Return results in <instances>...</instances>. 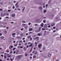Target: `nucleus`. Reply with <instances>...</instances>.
Instances as JSON below:
<instances>
[{"label":"nucleus","instance_id":"a211bd4d","mask_svg":"<svg viewBox=\"0 0 61 61\" xmlns=\"http://www.w3.org/2000/svg\"><path fill=\"white\" fill-rule=\"evenodd\" d=\"M27 37L28 38H30V37H31V36H28Z\"/></svg>","mask_w":61,"mask_h":61},{"label":"nucleus","instance_id":"f257e3e1","mask_svg":"<svg viewBox=\"0 0 61 61\" xmlns=\"http://www.w3.org/2000/svg\"><path fill=\"white\" fill-rule=\"evenodd\" d=\"M38 47L39 48H42V45L41 44H39L38 45Z\"/></svg>","mask_w":61,"mask_h":61},{"label":"nucleus","instance_id":"c03bdc74","mask_svg":"<svg viewBox=\"0 0 61 61\" xmlns=\"http://www.w3.org/2000/svg\"><path fill=\"white\" fill-rule=\"evenodd\" d=\"M53 28L54 29H55L56 28V27H53Z\"/></svg>","mask_w":61,"mask_h":61},{"label":"nucleus","instance_id":"864d4df0","mask_svg":"<svg viewBox=\"0 0 61 61\" xmlns=\"http://www.w3.org/2000/svg\"><path fill=\"white\" fill-rule=\"evenodd\" d=\"M56 32V30H54L53 31V32L54 33H55V32Z\"/></svg>","mask_w":61,"mask_h":61},{"label":"nucleus","instance_id":"f03ea898","mask_svg":"<svg viewBox=\"0 0 61 61\" xmlns=\"http://www.w3.org/2000/svg\"><path fill=\"white\" fill-rule=\"evenodd\" d=\"M22 55H21L20 56H17L16 57V58L17 59H18V58H21V57H22Z\"/></svg>","mask_w":61,"mask_h":61},{"label":"nucleus","instance_id":"f8f14e48","mask_svg":"<svg viewBox=\"0 0 61 61\" xmlns=\"http://www.w3.org/2000/svg\"><path fill=\"white\" fill-rule=\"evenodd\" d=\"M44 25V24L43 23H42L41 24V26H42V27H43V25Z\"/></svg>","mask_w":61,"mask_h":61},{"label":"nucleus","instance_id":"ea45409f","mask_svg":"<svg viewBox=\"0 0 61 61\" xmlns=\"http://www.w3.org/2000/svg\"><path fill=\"white\" fill-rule=\"evenodd\" d=\"M25 56H27V54H25Z\"/></svg>","mask_w":61,"mask_h":61},{"label":"nucleus","instance_id":"7ed1b4c3","mask_svg":"<svg viewBox=\"0 0 61 61\" xmlns=\"http://www.w3.org/2000/svg\"><path fill=\"white\" fill-rule=\"evenodd\" d=\"M32 53H33V54L34 53L35 55H36V54L37 53V52H36L35 51H33L32 52Z\"/></svg>","mask_w":61,"mask_h":61},{"label":"nucleus","instance_id":"0e129e2a","mask_svg":"<svg viewBox=\"0 0 61 61\" xmlns=\"http://www.w3.org/2000/svg\"><path fill=\"white\" fill-rule=\"evenodd\" d=\"M31 44L30 42H29L28 43V44H29H29Z\"/></svg>","mask_w":61,"mask_h":61},{"label":"nucleus","instance_id":"b1692460","mask_svg":"<svg viewBox=\"0 0 61 61\" xmlns=\"http://www.w3.org/2000/svg\"><path fill=\"white\" fill-rule=\"evenodd\" d=\"M5 18L6 19H8V18H9V17H5Z\"/></svg>","mask_w":61,"mask_h":61},{"label":"nucleus","instance_id":"6e6d98bb","mask_svg":"<svg viewBox=\"0 0 61 61\" xmlns=\"http://www.w3.org/2000/svg\"><path fill=\"white\" fill-rule=\"evenodd\" d=\"M13 43H15V41H13Z\"/></svg>","mask_w":61,"mask_h":61},{"label":"nucleus","instance_id":"f3484780","mask_svg":"<svg viewBox=\"0 0 61 61\" xmlns=\"http://www.w3.org/2000/svg\"><path fill=\"white\" fill-rule=\"evenodd\" d=\"M4 32L5 34H6L7 33V31L5 30L4 31Z\"/></svg>","mask_w":61,"mask_h":61},{"label":"nucleus","instance_id":"20e7f679","mask_svg":"<svg viewBox=\"0 0 61 61\" xmlns=\"http://www.w3.org/2000/svg\"><path fill=\"white\" fill-rule=\"evenodd\" d=\"M15 35H16V33H13L12 34V36H13V37H15L14 36Z\"/></svg>","mask_w":61,"mask_h":61},{"label":"nucleus","instance_id":"7c9ffc66","mask_svg":"<svg viewBox=\"0 0 61 61\" xmlns=\"http://www.w3.org/2000/svg\"><path fill=\"white\" fill-rule=\"evenodd\" d=\"M10 60H11V61H13V59H12L11 58L10 59Z\"/></svg>","mask_w":61,"mask_h":61},{"label":"nucleus","instance_id":"09e8293b","mask_svg":"<svg viewBox=\"0 0 61 61\" xmlns=\"http://www.w3.org/2000/svg\"><path fill=\"white\" fill-rule=\"evenodd\" d=\"M32 44H31L29 46H30V47L31 46H32Z\"/></svg>","mask_w":61,"mask_h":61},{"label":"nucleus","instance_id":"58836bf2","mask_svg":"<svg viewBox=\"0 0 61 61\" xmlns=\"http://www.w3.org/2000/svg\"><path fill=\"white\" fill-rule=\"evenodd\" d=\"M25 28H27V26H26L25 27Z\"/></svg>","mask_w":61,"mask_h":61},{"label":"nucleus","instance_id":"e433bc0d","mask_svg":"<svg viewBox=\"0 0 61 61\" xmlns=\"http://www.w3.org/2000/svg\"><path fill=\"white\" fill-rule=\"evenodd\" d=\"M17 45L16 44L14 45V46H17Z\"/></svg>","mask_w":61,"mask_h":61},{"label":"nucleus","instance_id":"2eb2a0df","mask_svg":"<svg viewBox=\"0 0 61 61\" xmlns=\"http://www.w3.org/2000/svg\"><path fill=\"white\" fill-rule=\"evenodd\" d=\"M4 13L5 14L6 13H7V11L5 10L4 11Z\"/></svg>","mask_w":61,"mask_h":61},{"label":"nucleus","instance_id":"9b49d317","mask_svg":"<svg viewBox=\"0 0 61 61\" xmlns=\"http://www.w3.org/2000/svg\"><path fill=\"white\" fill-rule=\"evenodd\" d=\"M42 50H43V51H45V50H46V48H45V47H43L42 49Z\"/></svg>","mask_w":61,"mask_h":61},{"label":"nucleus","instance_id":"603ef678","mask_svg":"<svg viewBox=\"0 0 61 61\" xmlns=\"http://www.w3.org/2000/svg\"><path fill=\"white\" fill-rule=\"evenodd\" d=\"M23 35L22 34H20V36H23Z\"/></svg>","mask_w":61,"mask_h":61},{"label":"nucleus","instance_id":"dca6fc26","mask_svg":"<svg viewBox=\"0 0 61 61\" xmlns=\"http://www.w3.org/2000/svg\"><path fill=\"white\" fill-rule=\"evenodd\" d=\"M22 25L23 26H25V25H26V24H23Z\"/></svg>","mask_w":61,"mask_h":61},{"label":"nucleus","instance_id":"c9c22d12","mask_svg":"<svg viewBox=\"0 0 61 61\" xmlns=\"http://www.w3.org/2000/svg\"><path fill=\"white\" fill-rule=\"evenodd\" d=\"M10 54H12V51H11L10 52Z\"/></svg>","mask_w":61,"mask_h":61},{"label":"nucleus","instance_id":"bb28decb","mask_svg":"<svg viewBox=\"0 0 61 61\" xmlns=\"http://www.w3.org/2000/svg\"><path fill=\"white\" fill-rule=\"evenodd\" d=\"M46 26H47L46 25V24H45V27H44L45 28L46 27Z\"/></svg>","mask_w":61,"mask_h":61},{"label":"nucleus","instance_id":"49530a36","mask_svg":"<svg viewBox=\"0 0 61 61\" xmlns=\"http://www.w3.org/2000/svg\"><path fill=\"white\" fill-rule=\"evenodd\" d=\"M26 36H28V33H26Z\"/></svg>","mask_w":61,"mask_h":61},{"label":"nucleus","instance_id":"680f3d73","mask_svg":"<svg viewBox=\"0 0 61 61\" xmlns=\"http://www.w3.org/2000/svg\"><path fill=\"white\" fill-rule=\"evenodd\" d=\"M24 39H25V38H23L22 39V40H24Z\"/></svg>","mask_w":61,"mask_h":61},{"label":"nucleus","instance_id":"79ce46f5","mask_svg":"<svg viewBox=\"0 0 61 61\" xmlns=\"http://www.w3.org/2000/svg\"><path fill=\"white\" fill-rule=\"evenodd\" d=\"M33 55V54H30V56H32Z\"/></svg>","mask_w":61,"mask_h":61},{"label":"nucleus","instance_id":"473e14b6","mask_svg":"<svg viewBox=\"0 0 61 61\" xmlns=\"http://www.w3.org/2000/svg\"><path fill=\"white\" fill-rule=\"evenodd\" d=\"M42 30H45V29H44L43 28H42Z\"/></svg>","mask_w":61,"mask_h":61},{"label":"nucleus","instance_id":"c85d7f7f","mask_svg":"<svg viewBox=\"0 0 61 61\" xmlns=\"http://www.w3.org/2000/svg\"><path fill=\"white\" fill-rule=\"evenodd\" d=\"M6 23H3V25H6Z\"/></svg>","mask_w":61,"mask_h":61},{"label":"nucleus","instance_id":"13d9d810","mask_svg":"<svg viewBox=\"0 0 61 61\" xmlns=\"http://www.w3.org/2000/svg\"><path fill=\"white\" fill-rule=\"evenodd\" d=\"M8 57H11L10 56H8Z\"/></svg>","mask_w":61,"mask_h":61},{"label":"nucleus","instance_id":"3c124183","mask_svg":"<svg viewBox=\"0 0 61 61\" xmlns=\"http://www.w3.org/2000/svg\"><path fill=\"white\" fill-rule=\"evenodd\" d=\"M18 10H19V11H20V9L19 8H18Z\"/></svg>","mask_w":61,"mask_h":61},{"label":"nucleus","instance_id":"a878e982","mask_svg":"<svg viewBox=\"0 0 61 61\" xmlns=\"http://www.w3.org/2000/svg\"><path fill=\"white\" fill-rule=\"evenodd\" d=\"M32 32H29V34H32Z\"/></svg>","mask_w":61,"mask_h":61},{"label":"nucleus","instance_id":"bf43d9fd","mask_svg":"<svg viewBox=\"0 0 61 61\" xmlns=\"http://www.w3.org/2000/svg\"><path fill=\"white\" fill-rule=\"evenodd\" d=\"M2 34L1 33L0 34V36H2Z\"/></svg>","mask_w":61,"mask_h":61},{"label":"nucleus","instance_id":"1a4fd4ad","mask_svg":"<svg viewBox=\"0 0 61 61\" xmlns=\"http://www.w3.org/2000/svg\"><path fill=\"white\" fill-rule=\"evenodd\" d=\"M39 39V38L38 37H37V38H34V39L35 40H36V39L37 40H38Z\"/></svg>","mask_w":61,"mask_h":61},{"label":"nucleus","instance_id":"c756f323","mask_svg":"<svg viewBox=\"0 0 61 61\" xmlns=\"http://www.w3.org/2000/svg\"><path fill=\"white\" fill-rule=\"evenodd\" d=\"M38 36H41V35H40V34L39 33L38 34Z\"/></svg>","mask_w":61,"mask_h":61},{"label":"nucleus","instance_id":"ddd939ff","mask_svg":"<svg viewBox=\"0 0 61 61\" xmlns=\"http://www.w3.org/2000/svg\"><path fill=\"white\" fill-rule=\"evenodd\" d=\"M32 30H33V29L32 28H30V29H29V31H31Z\"/></svg>","mask_w":61,"mask_h":61},{"label":"nucleus","instance_id":"72a5a7b5","mask_svg":"<svg viewBox=\"0 0 61 61\" xmlns=\"http://www.w3.org/2000/svg\"><path fill=\"white\" fill-rule=\"evenodd\" d=\"M4 58H6V56H4Z\"/></svg>","mask_w":61,"mask_h":61},{"label":"nucleus","instance_id":"de8ad7c7","mask_svg":"<svg viewBox=\"0 0 61 61\" xmlns=\"http://www.w3.org/2000/svg\"><path fill=\"white\" fill-rule=\"evenodd\" d=\"M54 23H53L52 24V26H53V25H54Z\"/></svg>","mask_w":61,"mask_h":61},{"label":"nucleus","instance_id":"39448f33","mask_svg":"<svg viewBox=\"0 0 61 61\" xmlns=\"http://www.w3.org/2000/svg\"><path fill=\"white\" fill-rule=\"evenodd\" d=\"M15 14H12V17H15Z\"/></svg>","mask_w":61,"mask_h":61},{"label":"nucleus","instance_id":"a18cd8bd","mask_svg":"<svg viewBox=\"0 0 61 61\" xmlns=\"http://www.w3.org/2000/svg\"><path fill=\"white\" fill-rule=\"evenodd\" d=\"M8 12H10V11H11V10H8Z\"/></svg>","mask_w":61,"mask_h":61},{"label":"nucleus","instance_id":"aec40b11","mask_svg":"<svg viewBox=\"0 0 61 61\" xmlns=\"http://www.w3.org/2000/svg\"><path fill=\"white\" fill-rule=\"evenodd\" d=\"M22 23H26V22H25V21H22Z\"/></svg>","mask_w":61,"mask_h":61},{"label":"nucleus","instance_id":"423d86ee","mask_svg":"<svg viewBox=\"0 0 61 61\" xmlns=\"http://www.w3.org/2000/svg\"><path fill=\"white\" fill-rule=\"evenodd\" d=\"M51 56H52L51 54L49 53L48 54V57H50Z\"/></svg>","mask_w":61,"mask_h":61},{"label":"nucleus","instance_id":"69168bd1","mask_svg":"<svg viewBox=\"0 0 61 61\" xmlns=\"http://www.w3.org/2000/svg\"><path fill=\"white\" fill-rule=\"evenodd\" d=\"M20 37H18L17 38H20Z\"/></svg>","mask_w":61,"mask_h":61},{"label":"nucleus","instance_id":"9d476101","mask_svg":"<svg viewBox=\"0 0 61 61\" xmlns=\"http://www.w3.org/2000/svg\"><path fill=\"white\" fill-rule=\"evenodd\" d=\"M5 38L3 36L1 37H0V39H4Z\"/></svg>","mask_w":61,"mask_h":61},{"label":"nucleus","instance_id":"774afa93","mask_svg":"<svg viewBox=\"0 0 61 61\" xmlns=\"http://www.w3.org/2000/svg\"><path fill=\"white\" fill-rule=\"evenodd\" d=\"M21 30H23V28H22L21 29Z\"/></svg>","mask_w":61,"mask_h":61},{"label":"nucleus","instance_id":"4c0bfd02","mask_svg":"<svg viewBox=\"0 0 61 61\" xmlns=\"http://www.w3.org/2000/svg\"><path fill=\"white\" fill-rule=\"evenodd\" d=\"M15 8V6H13V7H12V8H13V9H14V8Z\"/></svg>","mask_w":61,"mask_h":61},{"label":"nucleus","instance_id":"052dcab7","mask_svg":"<svg viewBox=\"0 0 61 61\" xmlns=\"http://www.w3.org/2000/svg\"><path fill=\"white\" fill-rule=\"evenodd\" d=\"M3 55H1V56H2V57H3Z\"/></svg>","mask_w":61,"mask_h":61},{"label":"nucleus","instance_id":"f704fd0d","mask_svg":"<svg viewBox=\"0 0 61 61\" xmlns=\"http://www.w3.org/2000/svg\"><path fill=\"white\" fill-rule=\"evenodd\" d=\"M15 53H16V52L15 51H14L13 52L14 54H15Z\"/></svg>","mask_w":61,"mask_h":61},{"label":"nucleus","instance_id":"cd10ccee","mask_svg":"<svg viewBox=\"0 0 61 61\" xmlns=\"http://www.w3.org/2000/svg\"><path fill=\"white\" fill-rule=\"evenodd\" d=\"M6 52H7V53H9V51L6 50Z\"/></svg>","mask_w":61,"mask_h":61},{"label":"nucleus","instance_id":"338daca9","mask_svg":"<svg viewBox=\"0 0 61 61\" xmlns=\"http://www.w3.org/2000/svg\"><path fill=\"white\" fill-rule=\"evenodd\" d=\"M2 9H0V11H2Z\"/></svg>","mask_w":61,"mask_h":61},{"label":"nucleus","instance_id":"e2e57ef3","mask_svg":"<svg viewBox=\"0 0 61 61\" xmlns=\"http://www.w3.org/2000/svg\"><path fill=\"white\" fill-rule=\"evenodd\" d=\"M20 48H23V47L22 46H21L20 47Z\"/></svg>","mask_w":61,"mask_h":61},{"label":"nucleus","instance_id":"6e6552de","mask_svg":"<svg viewBox=\"0 0 61 61\" xmlns=\"http://www.w3.org/2000/svg\"><path fill=\"white\" fill-rule=\"evenodd\" d=\"M38 42H35V45H36L35 46H36V45H37V44H38Z\"/></svg>","mask_w":61,"mask_h":61},{"label":"nucleus","instance_id":"8fccbe9b","mask_svg":"<svg viewBox=\"0 0 61 61\" xmlns=\"http://www.w3.org/2000/svg\"><path fill=\"white\" fill-rule=\"evenodd\" d=\"M6 28L7 29H9V27H7Z\"/></svg>","mask_w":61,"mask_h":61},{"label":"nucleus","instance_id":"4be33fe9","mask_svg":"<svg viewBox=\"0 0 61 61\" xmlns=\"http://www.w3.org/2000/svg\"><path fill=\"white\" fill-rule=\"evenodd\" d=\"M44 13H46V10H44Z\"/></svg>","mask_w":61,"mask_h":61},{"label":"nucleus","instance_id":"4468645a","mask_svg":"<svg viewBox=\"0 0 61 61\" xmlns=\"http://www.w3.org/2000/svg\"><path fill=\"white\" fill-rule=\"evenodd\" d=\"M8 41L9 42H11V39L9 38L8 39Z\"/></svg>","mask_w":61,"mask_h":61},{"label":"nucleus","instance_id":"393cba45","mask_svg":"<svg viewBox=\"0 0 61 61\" xmlns=\"http://www.w3.org/2000/svg\"><path fill=\"white\" fill-rule=\"evenodd\" d=\"M26 50V48H24V50Z\"/></svg>","mask_w":61,"mask_h":61},{"label":"nucleus","instance_id":"412c9836","mask_svg":"<svg viewBox=\"0 0 61 61\" xmlns=\"http://www.w3.org/2000/svg\"><path fill=\"white\" fill-rule=\"evenodd\" d=\"M13 46H11L10 47V48H13Z\"/></svg>","mask_w":61,"mask_h":61},{"label":"nucleus","instance_id":"5fc2aeb1","mask_svg":"<svg viewBox=\"0 0 61 61\" xmlns=\"http://www.w3.org/2000/svg\"><path fill=\"white\" fill-rule=\"evenodd\" d=\"M11 24H14V22H11Z\"/></svg>","mask_w":61,"mask_h":61},{"label":"nucleus","instance_id":"a19ab883","mask_svg":"<svg viewBox=\"0 0 61 61\" xmlns=\"http://www.w3.org/2000/svg\"><path fill=\"white\" fill-rule=\"evenodd\" d=\"M44 23H46V20H44L43 21Z\"/></svg>","mask_w":61,"mask_h":61},{"label":"nucleus","instance_id":"4d7b16f0","mask_svg":"<svg viewBox=\"0 0 61 61\" xmlns=\"http://www.w3.org/2000/svg\"><path fill=\"white\" fill-rule=\"evenodd\" d=\"M46 7H47V6H48V5H46Z\"/></svg>","mask_w":61,"mask_h":61},{"label":"nucleus","instance_id":"2f4dec72","mask_svg":"<svg viewBox=\"0 0 61 61\" xmlns=\"http://www.w3.org/2000/svg\"><path fill=\"white\" fill-rule=\"evenodd\" d=\"M31 23L29 22V24L28 25H31Z\"/></svg>","mask_w":61,"mask_h":61},{"label":"nucleus","instance_id":"5701e85b","mask_svg":"<svg viewBox=\"0 0 61 61\" xmlns=\"http://www.w3.org/2000/svg\"><path fill=\"white\" fill-rule=\"evenodd\" d=\"M24 10H25V8H23L22 10V12H23L24 11Z\"/></svg>","mask_w":61,"mask_h":61},{"label":"nucleus","instance_id":"37998d69","mask_svg":"<svg viewBox=\"0 0 61 61\" xmlns=\"http://www.w3.org/2000/svg\"><path fill=\"white\" fill-rule=\"evenodd\" d=\"M15 49H16V48H14L13 49V50H15Z\"/></svg>","mask_w":61,"mask_h":61},{"label":"nucleus","instance_id":"0eeeda50","mask_svg":"<svg viewBox=\"0 0 61 61\" xmlns=\"http://www.w3.org/2000/svg\"><path fill=\"white\" fill-rule=\"evenodd\" d=\"M15 5L16 6V7L17 8L18 6H19V5H18V3H17L16 5Z\"/></svg>","mask_w":61,"mask_h":61},{"label":"nucleus","instance_id":"6ab92c4d","mask_svg":"<svg viewBox=\"0 0 61 61\" xmlns=\"http://www.w3.org/2000/svg\"><path fill=\"white\" fill-rule=\"evenodd\" d=\"M36 57V56L35 55H34L33 56V58H35Z\"/></svg>","mask_w":61,"mask_h":61}]
</instances>
